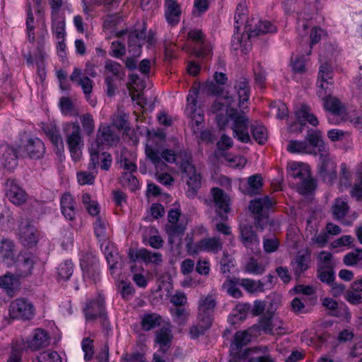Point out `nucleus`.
I'll return each mask as SVG.
<instances>
[{
    "label": "nucleus",
    "instance_id": "ea45409f",
    "mask_svg": "<svg viewBox=\"0 0 362 362\" xmlns=\"http://www.w3.org/2000/svg\"><path fill=\"white\" fill-rule=\"evenodd\" d=\"M83 13L89 16L93 11V6L103 5L106 7L118 6L119 0H81Z\"/></svg>",
    "mask_w": 362,
    "mask_h": 362
},
{
    "label": "nucleus",
    "instance_id": "c85d7f7f",
    "mask_svg": "<svg viewBox=\"0 0 362 362\" xmlns=\"http://www.w3.org/2000/svg\"><path fill=\"white\" fill-rule=\"evenodd\" d=\"M16 255L15 245L10 240H4L0 243V262L7 267L14 263Z\"/></svg>",
    "mask_w": 362,
    "mask_h": 362
},
{
    "label": "nucleus",
    "instance_id": "f8f14e48",
    "mask_svg": "<svg viewBox=\"0 0 362 362\" xmlns=\"http://www.w3.org/2000/svg\"><path fill=\"white\" fill-rule=\"evenodd\" d=\"M33 305L27 299L17 298L12 301L9 307V314L12 318L29 320L34 316Z\"/></svg>",
    "mask_w": 362,
    "mask_h": 362
},
{
    "label": "nucleus",
    "instance_id": "e2e57ef3",
    "mask_svg": "<svg viewBox=\"0 0 362 362\" xmlns=\"http://www.w3.org/2000/svg\"><path fill=\"white\" fill-rule=\"evenodd\" d=\"M74 272V264L71 260H65L58 267V276L61 279H69Z\"/></svg>",
    "mask_w": 362,
    "mask_h": 362
},
{
    "label": "nucleus",
    "instance_id": "412c9836",
    "mask_svg": "<svg viewBox=\"0 0 362 362\" xmlns=\"http://www.w3.org/2000/svg\"><path fill=\"white\" fill-rule=\"evenodd\" d=\"M322 304L328 311L329 314L348 320L351 317V313L347 306L344 304H339L334 299L326 297L322 299Z\"/></svg>",
    "mask_w": 362,
    "mask_h": 362
},
{
    "label": "nucleus",
    "instance_id": "39448f33",
    "mask_svg": "<svg viewBox=\"0 0 362 362\" xmlns=\"http://www.w3.org/2000/svg\"><path fill=\"white\" fill-rule=\"evenodd\" d=\"M216 305L215 298L211 295L200 298L197 322L189 328V331L192 339H196L203 335L211 327Z\"/></svg>",
    "mask_w": 362,
    "mask_h": 362
},
{
    "label": "nucleus",
    "instance_id": "a211bd4d",
    "mask_svg": "<svg viewBox=\"0 0 362 362\" xmlns=\"http://www.w3.org/2000/svg\"><path fill=\"white\" fill-rule=\"evenodd\" d=\"M240 238L245 247L253 253L259 250V240L250 225L241 224L240 226Z\"/></svg>",
    "mask_w": 362,
    "mask_h": 362
},
{
    "label": "nucleus",
    "instance_id": "774afa93",
    "mask_svg": "<svg viewBox=\"0 0 362 362\" xmlns=\"http://www.w3.org/2000/svg\"><path fill=\"white\" fill-rule=\"evenodd\" d=\"M39 362H62V358L55 351H43L37 356Z\"/></svg>",
    "mask_w": 362,
    "mask_h": 362
},
{
    "label": "nucleus",
    "instance_id": "f3484780",
    "mask_svg": "<svg viewBox=\"0 0 362 362\" xmlns=\"http://www.w3.org/2000/svg\"><path fill=\"white\" fill-rule=\"evenodd\" d=\"M86 320H95L97 318L105 319L104 298L98 296L95 300L87 303L83 310Z\"/></svg>",
    "mask_w": 362,
    "mask_h": 362
},
{
    "label": "nucleus",
    "instance_id": "aec40b11",
    "mask_svg": "<svg viewBox=\"0 0 362 362\" xmlns=\"http://www.w3.org/2000/svg\"><path fill=\"white\" fill-rule=\"evenodd\" d=\"M6 194L8 199L16 205L24 203L27 198L25 192L14 180H8L6 183Z\"/></svg>",
    "mask_w": 362,
    "mask_h": 362
},
{
    "label": "nucleus",
    "instance_id": "20e7f679",
    "mask_svg": "<svg viewBox=\"0 0 362 362\" xmlns=\"http://www.w3.org/2000/svg\"><path fill=\"white\" fill-rule=\"evenodd\" d=\"M144 24L128 33V51L130 57L125 61L126 67L129 70L135 69L137 66L136 58L141 54V46L146 42L148 46L153 45L155 37L153 32L146 33Z\"/></svg>",
    "mask_w": 362,
    "mask_h": 362
},
{
    "label": "nucleus",
    "instance_id": "0e129e2a",
    "mask_svg": "<svg viewBox=\"0 0 362 362\" xmlns=\"http://www.w3.org/2000/svg\"><path fill=\"white\" fill-rule=\"evenodd\" d=\"M254 139L259 144H264L267 140V131L262 124L252 125L251 127Z\"/></svg>",
    "mask_w": 362,
    "mask_h": 362
},
{
    "label": "nucleus",
    "instance_id": "052dcab7",
    "mask_svg": "<svg viewBox=\"0 0 362 362\" xmlns=\"http://www.w3.org/2000/svg\"><path fill=\"white\" fill-rule=\"evenodd\" d=\"M0 224L4 229H10L14 226L13 213L8 207H4L0 213Z\"/></svg>",
    "mask_w": 362,
    "mask_h": 362
},
{
    "label": "nucleus",
    "instance_id": "b1692460",
    "mask_svg": "<svg viewBox=\"0 0 362 362\" xmlns=\"http://www.w3.org/2000/svg\"><path fill=\"white\" fill-rule=\"evenodd\" d=\"M19 236L23 245L28 247L34 246L38 241V233L33 225L21 223L19 228Z\"/></svg>",
    "mask_w": 362,
    "mask_h": 362
},
{
    "label": "nucleus",
    "instance_id": "9d476101",
    "mask_svg": "<svg viewBox=\"0 0 362 362\" xmlns=\"http://www.w3.org/2000/svg\"><path fill=\"white\" fill-rule=\"evenodd\" d=\"M199 90L192 88L187 97V105L185 110L187 117L191 118L193 131L195 132L199 129V125L204 121L203 111L197 107V98Z\"/></svg>",
    "mask_w": 362,
    "mask_h": 362
},
{
    "label": "nucleus",
    "instance_id": "ddd939ff",
    "mask_svg": "<svg viewBox=\"0 0 362 362\" xmlns=\"http://www.w3.org/2000/svg\"><path fill=\"white\" fill-rule=\"evenodd\" d=\"M186 160L180 163L181 170L187 175L188 180L187 183L189 188L188 196H194L201 185V176L195 170L194 166L192 164L191 157L189 154H185Z\"/></svg>",
    "mask_w": 362,
    "mask_h": 362
},
{
    "label": "nucleus",
    "instance_id": "1a4fd4ad",
    "mask_svg": "<svg viewBox=\"0 0 362 362\" xmlns=\"http://www.w3.org/2000/svg\"><path fill=\"white\" fill-rule=\"evenodd\" d=\"M276 204V201L268 196L252 199L249 205L250 211L255 215V223L261 230L269 223L268 211Z\"/></svg>",
    "mask_w": 362,
    "mask_h": 362
},
{
    "label": "nucleus",
    "instance_id": "58836bf2",
    "mask_svg": "<svg viewBox=\"0 0 362 362\" xmlns=\"http://www.w3.org/2000/svg\"><path fill=\"white\" fill-rule=\"evenodd\" d=\"M185 230V227L182 224H168L165 230L168 236L169 243L179 245Z\"/></svg>",
    "mask_w": 362,
    "mask_h": 362
},
{
    "label": "nucleus",
    "instance_id": "cd10ccee",
    "mask_svg": "<svg viewBox=\"0 0 362 362\" xmlns=\"http://www.w3.org/2000/svg\"><path fill=\"white\" fill-rule=\"evenodd\" d=\"M181 8L175 0H165V17L169 25L174 26L180 21Z\"/></svg>",
    "mask_w": 362,
    "mask_h": 362
},
{
    "label": "nucleus",
    "instance_id": "49530a36",
    "mask_svg": "<svg viewBox=\"0 0 362 362\" xmlns=\"http://www.w3.org/2000/svg\"><path fill=\"white\" fill-rule=\"evenodd\" d=\"M18 285V280L13 274L7 273L0 277V287L5 289L11 296L13 295V291Z\"/></svg>",
    "mask_w": 362,
    "mask_h": 362
},
{
    "label": "nucleus",
    "instance_id": "c9c22d12",
    "mask_svg": "<svg viewBox=\"0 0 362 362\" xmlns=\"http://www.w3.org/2000/svg\"><path fill=\"white\" fill-rule=\"evenodd\" d=\"M52 31L55 40L65 37V21L64 18L57 11H52Z\"/></svg>",
    "mask_w": 362,
    "mask_h": 362
},
{
    "label": "nucleus",
    "instance_id": "4c0bfd02",
    "mask_svg": "<svg viewBox=\"0 0 362 362\" xmlns=\"http://www.w3.org/2000/svg\"><path fill=\"white\" fill-rule=\"evenodd\" d=\"M296 115L297 119L301 124H305L307 122L313 127H316L319 124L317 118L311 112L310 107L306 105H302L296 111Z\"/></svg>",
    "mask_w": 362,
    "mask_h": 362
},
{
    "label": "nucleus",
    "instance_id": "2f4dec72",
    "mask_svg": "<svg viewBox=\"0 0 362 362\" xmlns=\"http://www.w3.org/2000/svg\"><path fill=\"white\" fill-rule=\"evenodd\" d=\"M172 339V330L168 326L162 327L156 332L155 342L159 345L160 351L163 354L170 346Z\"/></svg>",
    "mask_w": 362,
    "mask_h": 362
},
{
    "label": "nucleus",
    "instance_id": "bb28decb",
    "mask_svg": "<svg viewBox=\"0 0 362 362\" xmlns=\"http://www.w3.org/2000/svg\"><path fill=\"white\" fill-rule=\"evenodd\" d=\"M222 248V243L216 237L204 238L198 242V246L191 248L192 252L198 254L202 252L217 253Z\"/></svg>",
    "mask_w": 362,
    "mask_h": 362
},
{
    "label": "nucleus",
    "instance_id": "37998d69",
    "mask_svg": "<svg viewBox=\"0 0 362 362\" xmlns=\"http://www.w3.org/2000/svg\"><path fill=\"white\" fill-rule=\"evenodd\" d=\"M287 150L292 153H313V151H312V146L309 145L306 141L292 140L289 141L287 146Z\"/></svg>",
    "mask_w": 362,
    "mask_h": 362
},
{
    "label": "nucleus",
    "instance_id": "9b49d317",
    "mask_svg": "<svg viewBox=\"0 0 362 362\" xmlns=\"http://www.w3.org/2000/svg\"><path fill=\"white\" fill-rule=\"evenodd\" d=\"M337 164L330 158L329 152L322 153L317 164L319 176L327 183L332 184L337 179Z\"/></svg>",
    "mask_w": 362,
    "mask_h": 362
},
{
    "label": "nucleus",
    "instance_id": "2eb2a0df",
    "mask_svg": "<svg viewBox=\"0 0 362 362\" xmlns=\"http://www.w3.org/2000/svg\"><path fill=\"white\" fill-rule=\"evenodd\" d=\"M45 151L44 143L38 138L29 139L25 145L21 146L18 149V153L21 156H28L33 159L41 158Z\"/></svg>",
    "mask_w": 362,
    "mask_h": 362
},
{
    "label": "nucleus",
    "instance_id": "680f3d73",
    "mask_svg": "<svg viewBox=\"0 0 362 362\" xmlns=\"http://www.w3.org/2000/svg\"><path fill=\"white\" fill-rule=\"evenodd\" d=\"M103 150V148L93 144L89 150L90 159L88 166L89 170H95L97 165L99 164V161L101 159L100 153Z\"/></svg>",
    "mask_w": 362,
    "mask_h": 362
},
{
    "label": "nucleus",
    "instance_id": "a878e982",
    "mask_svg": "<svg viewBox=\"0 0 362 362\" xmlns=\"http://www.w3.org/2000/svg\"><path fill=\"white\" fill-rule=\"evenodd\" d=\"M0 159L2 165L8 170H13L18 165L16 152L8 144L0 146Z\"/></svg>",
    "mask_w": 362,
    "mask_h": 362
},
{
    "label": "nucleus",
    "instance_id": "72a5a7b5",
    "mask_svg": "<svg viewBox=\"0 0 362 362\" xmlns=\"http://www.w3.org/2000/svg\"><path fill=\"white\" fill-rule=\"evenodd\" d=\"M61 211L65 218L72 221L76 216L74 199L70 194H64L61 198Z\"/></svg>",
    "mask_w": 362,
    "mask_h": 362
},
{
    "label": "nucleus",
    "instance_id": "3c124183",
    "mask_svg": "<svg viewBox=\"0 0 362 362\" xmlns=\"http://www.w3.org/2000/svg\"><path fill=\"white\" fill-rule=\"evenodd\" d=\"M238 284L252 293L262 292L265 290L264 282L262 281H256L252 279H243L238 281Z\"/></svg>",
    "mask_w": 362,
    "mask_h": 362
},
{
    "label": "nucleus",
    "instance_id": "09e8293b",
    "mask_svg": "<svg viewBox=\"0 0 362 362\" xmlns=\"http://www.w3.org/2000/svg\"><path fill=\"white\" fill-rule=\"evenodd\" d=\"M107 226V221L100 216L96 218L94 223V232L100 243L108 240Z\"/></svg>",
    "mask_w": 362,
    "mask_h": 362
},
{
    "label": "nucleus",
    "instance_id": "79ce46f5",
    "mask_svg": "<svg viewBox=\"0 0 362 362\" xmlns=\"http://www.w3.org/2000/svg\"><path fill=\"white\" fill-rule=\"evenodd\" d=\"M235 88L239 98L238 106L240 108H244L245 102H247L250 98V88L247 80L245 78H241L236 82Z\"/></svg>",
    "mask_w": 362,
    "mask_h": 362
},
{
    "label": "nucleus",
    "instance_id": "864d4df0",
    "mask_svg": "<svg viewBox=\"0 0 362 362\" xmlns=\"http://www.w3.org/2000/svg\"><path fill=\"white\" fill-rule=\"evenodd\" d=\"M250 309V305L244 303L238 304L233 311V314L229 317L228 320L234 324L238 321H242L245 319L249 310Z\"/></svg>",
    "mask_w": 362,
    "mask_h": 362
},
{
    "label": "nucleus",
    "instance_id": "6ab92c4d",
    "mask_svg": "<svg viewBox=\"0 0 362 362\" xmlns=\"http://www.w3.org/2000/svg\"><path fill=\"white\" fill-rule=\"evenodd\" d=\"M16 264V275L18 277H25L31 274L35 263V257L30 253L21 254Z\"/></svg>",
    "mask_w": 362,
    "mask_h": 362
},
{
    "label": "nucleus",
    "instance_id": "393cba45",
    "mask_svg": "<svg viewBox=\"0 0 362 362\" xmlns=\"http://www.w3.org/2000/svg\"><path fill=\"white\" fill-rule=\"evenodd\" d=\"M188 37L193 40L196 45L194 54L199 57H206L210 53L209 47L204 42V35L200 30H192L188 33Z\"/></svg>",
    "mask_w": 362,
    "mask_h": 362
},
{
    "label": "nucleus",
    "instance_id": "13d9d810",
    "mask_svg": "<svg viewBox=\"0 0 362 362\" xmlns=\"http://www.w3.org/2000/svg\"><path fill=\"white\" fill-rule=\"evenodd\" d=\"M105 71L112 74L117 78H122L124 75V71L122 66L117 62L107 60L105 65Z\"/></svg>",
    "mask_w": 362,
    "mask_h": 362
},
{
    "label": "nucleus",
    "instance_id": "7c9ffc66",
    "mask_svg": "<svg viewBox=\"0 0 362 362\" xmlns=\"http://www.w3.org/2000/svg\"><path fill=\"white\" fill-rule=\"evenodd\" d=\"M312 146L314 155L317 154V148L320 156L322 153H328V147L322 139V134L319 130L310 131L308 133L305 140Z\"/></svg>",
    "mask_w": 362,
    "mask_h": 362
},
{
    "label": "nucleus",
    "instance_id": "a19ab883",
    "mask_svg": "<svg viewBox=\"0 0 362 362\" xmlns=\"http://www.w3.org/2000/svg\"><path fill=\"white\" fill-rule=\"evenodd\" d=\"M309 255L302 252H298L292 262V269L294 274L299 277L301 274L308 268Z\"/></svg>",
    "mask_w": 362,
    "mask_h": 362
},
{
    "label": "nucleus",
    "instance_id": "473e14b6",
    "mask_svg": "<svg viewBox=\"0 0 362 362\" xmlns=\"http://www.w3.org/2000/svg\"><path fill=\"white\" fill-rule=\"evenodd\" d=\"M70 79L73 82L77 83L81 87L87 100L90 98V94L92 92L93 82L87 76L81 77V71L78 68H75L72 72Z\"/></svg>",
    "mask_w": 362,
    "mask_h": 362
},
{
    "label": "nucleus",
    "instance_id": "4be33fe9",
    "mask_svg": "<svg viewBox=\"0 0 362 362\" xmlns=\"http://www.w3.org/2000/svg\"><path fill=\"white\" fill-rule=\"evenodd\" d=\"M50 343V338L47 332L42 329L33 331L30 339L27 340L28 348L37 351L47 346Z\"/></svg>",
    "mask_w": 362,
    "mask_h": 362
},
{
    "label": "nucleus",
    "instance_id": "5fc2aeb1",
    "mask_svg": "<svg viewBox=\"0 0 362 362\" xmlns=\"http://www.w3.org/2000/svg\"><path fill=\"white\" fill-rule=\"evenodd\" d=\"M333 81H326L317 78V94L321 99L327 98L332 93V89L333 88Z\"/></svg>",
    "mask_w": 362,
    "mask_h": 362
},
{
    "label": "nucleus",
    "instance_id": "6e6552de",
    "mask_svg": "<svg viewBox=\"0 0 362 362\" xmlns=\"http://www.w3.org/2000/svg\"><path fill=\"white\" fill-rule=\"evenodd\" d=\"M62 130L71 156L76 162L82 155L84 144L81 127L77 122H69L62 124Z\"/></svg>",
    "mask_w": 362,
    "mask_h": 362
},
{
    "label": "nucleus",
    "instance_id": "dca6fc26",
    "mask_svg": "<svg viewBox=\"0 0 362 362\" xmlns=\"http://www.w3.org/2000/svg\"><path fill=\"white\" fill-rule=\"evenodd\" d=\"M119 141V134L115 132L111 126L101 124L98 129L96 136V145L103 148L104 146H113Z\"/></svg>",
    "mask_w": 362,
    "mask_h": 362
},
{
    "label": "nucleus",
    "instance_id": "f257e3e1",
    "mask_svg": "<svg viewBox=\"0 0 362 362\" xmlns=\"http://www.w3.org/2000/svg\"><path fill=\"white\" fill-rule=\"evenodd\" d=\"M209 90L218 95L211 107V111L216 115L218 127L223 129L228 127L233 130L234 138L243 143L250 142L249 119L245 115L238 112L235 108V99L232 97L221 96L220 88L213 83L210 84Z\"/></svg>",
    "mask_w": 362,
    "mask_h": 362
},
{
    "label": "nucleus",
    "instance_id": "e433bc0d",
    "mask_svg": "<svg viewBox=\"0 0 362 362\" xmlns=\"http://www.w3.org/2000/svg\"><path fill=\"white\" fill-rule=\"evenodd\" d=\"M100 249L105 256L110 269H113L119 258L113 245H112L109 240H104L100 243Z\"/></svg>",
    "mask_w": 362,
    "mask_h": 362
},
{
    "label": "nucleus",
    "instance_id": "603ef678",
    "mask_svg": "<svg viewBox=\"0 0 362 362\" xmlns=\"http://www.w3.org/2000/svg\"><path fill=\"white\" fill-rule=\"evenodd\" d=\"M343 262L349 267H362V249L347 253L344 255Z\"/></svg>",
    "mask_w": 362,
    "mask_h": 362
},
{
    "label": "nucleus",
    "instance_id": "4468645a",
    "mask_svg": "<svg viewBox=\"0 0 362 362\" xmlns=\"http://www.w3.org/2000/svg\"><path fill=\"white\" fill-rule=\"evenodd\" d=\"M212 200L208 202V204L213 206L218 215L224 218L230 211L229 197L223 191L218 187H214L211 191Z\"/></svg>",
    "mask_w": 362,
    "mask_h": 362
},
{
    "label": "nucleus",
    "instance_id": "7ed1b4c3",
    "mask_svg": "<svg viewBox=\"0 0 362 362\" xmlns=\"http://www.w3.org/2000/svg\"><path fill=\"white\" fill-rule=\"evenodd\" d=\"M247 10L244 4H239L237 6L235 15V28L238 31L244 25V33L247 35L249 40L258 35L276 32V27L267 21H260L258 18L247 19Z\"/></svg>",
    "mask_w": 362,
    "mask_h": 362
},
{
    "label": "nucleus",
    "instance_id": "423d86ee",
    "mask_svg": "<svg viewBox=\"0 0 362 362\" xmlns=\"http://www.w3.org/2000/svg\"><path fill=\"white\" fill-rule=\"evenodd\" d=\"M33 23V13L28 11L26 19L28 40L30 43L36 44V50L34 55L36 60L42 62L47 57V51L49 49L47 44L48 33L45 22H42L38 25L35 33Z\"/></svg>",
    "mask_w": 362,
    "mask_h": 362
},
{
    "label": "nucleus",
    "instance_id": "6e6d98bb",
    "mask_svg": "<svg viewBox=\"0 0 362 362\" xmlns=\"http://www.w3.org/2000/svg\"><path fill=\"white\" fill-rule=\"evenodd\" d=\"M206 232V230L204 227L198 226L195 228L192 233L187 234L185 238L186 250L189 255H193L196 254V252H192L191 248L194 247V246H198V243H194V234L202 235Z\"/></svg>",
    "mask_w": 362,
    "mask_h": 362
},
{
    "label": "nucleus",
    "instance_id": "f03ea898",
    "mask_svg": "<svg viewBox=\"0 0 362 362\" xmlns=\"http://www.w3.org/2000/svg\"><path fill=\"white\" fill-rule=\"evenodd\" d=\"M164 134H156L153 136H150L146 144V156L158 171H167L169 166L166 163L180 166V163L186 160L185 154H188L179 148L173 150L164 148Z\"/></svg>",
    "mask_w": 362,
    "mask_h": 362
},
{
    "label": "nucleus",
    "instance_id": "69168bd1",
    "mask_svg": "<svg viewBox=\"0 0 362 362\" xmlns=\"http://www.w3.org/2000/svg\"><path fill=\"white\" fill-rule=\"evenodd\" d=\"M318 278L321 281L327 284H332L334 280V272L331 266H322L317 272Z\"/></svg>",
    "mask_w": 362,
    "mask_h": 362
},
{
    "label": "nucleus",
    "instance_id": "a18cd8bd",
    "mask_svg": "<svg viewBox=\"0 0 362 362\" xmlns=\"http://www.w3.org/2000/svg\"><path fill=\"white\" fill-rule=\"evenodd\" d=\"M137 259H141L146 264H159L162 262V255L160 252H152L145 248L140 249L136 253Z\"/></svg>",
    "mask_w": 362,
    "mask_h": 362
},
{
    "label": "nucleus",
    "instance_id": "4d7b16f0",
    "mask_svg": "<svg viewBox=\"0 0 362 362\" xmlns=\"http://www.w3.org/2000/svg\"><path fill=\"white\" fill-rule=\"evenodd\" d=\"M46 134L49 136L51 142L58 151L64 149V143L61 135L54 127H47L44 129Z\"/></svg>",
    "mask_w": 362,
    "mask_h": 362
},
{
    "label": "nucleus",
    "instance_id": "8fccbe9b",
    "mask_svg": "<svg viewBox=\"0 0 362 362\" xmlns=\"http://www.w3.org/2000/svg\"><path fill=\"white\" fill-rule=\"evenodd\" d=\"M83 276L85 281H90V282L95 283L100 279V267L99 265H95L91 267H88L85 260L82 263Z\"/></svg>",
    "mask_w": 362,
    "mask_h": 362
},
{
    "label": "nucleus",
    "instance_id": "bf43d9fd",
    "mask_svg": "<svg viewBox=\"0 0 362 362\" xmlns=\"http://www.w3.org/2000/svg\"><path fill=\"white\" fill-rule=\"evenodd\" d=\"M80 122L82 125L83 132L90 136L95 131V120L90 113H86L80 116Z\"/></svg>",
    "mask_w": 362,
    "mask_h": 362
},
{
    "label": "nucleus",
    "instance_id": "de8ad7c7",
    "mask_svg": "<svg viewBox=\"0 0 362 362\" xmlns=\"http://www.w3.org/2000/svg\"><path fill=\"white\" fill-rule=\"evenodd\" d=\"M160 322V315L156 313H147L143 315L141 325L144 330L149 331L156 327L159 326Z\"/></svg>",
    "mask_w": 362,
    "mask_h": 362
},
{
    "label": "nucleus",
    "instance_id": "0eeeda50",
    "mask_svg": "<svg viewBox=\"0 0 362 362\" xmlns=\"http://www.w3.org/2000/svg\"><path fill=\"white\" fill-rule=\"evenodd\" d=\"M287 174L294 180L300 194H307L315 189V181L311 177L310 168L306 163L298 161L289 162Z\"/></svg>",
    "mask_w": 362,
    "mask_h": 362
},
{
    "label": "nucleus",
    "instance_id": "338daca9",
    "mask_svg": "<svg viewBox=\"0 0 362 362\" xmlns=\"http://www.w3.org/2000/svg\"><path fill=\"white\" fill-rule=\"evenodd\" d=\"M60 109L64 115L74 117L78 115L70 98L63 97L60 100Z\"/></svg>",
    "mask_w": 362,
    "mask_h": 362
},
{
    "label": "nucleus",
    "instance_id": "c03bdc74",
    "mask_svg": "<svg viewBox=\"0 0 362 362\" xmlns=\"http://www.w3.org/2000/svg\"><path fill=\"white\" fill-rule=\"evenodd\" d=\"M349 206L347 201L343 198H337L332 207V214L334 218L337 220L342 219L348 213Z\"/></svg>",
    "mask_w": 362,
    "mask_h": 362
},
{
    "label": "nucleus",
    "instance_id": "5701e85b",
    "mask_svg": "<svg viewBox=\"0 0 362 362\" xmlns=\"http://www.w3.org/2000/svg\"><path fill=\"white\" fill-rule=\"evenodd\" d=\"M323 100V106L325 109L331 113V116L328 117V121L329 123H336L333 121L332 117L339 116L342 119L345 115V108L341 105L340 100L330 95L327 98L322 99Z\"/></svg>",
    "mask_w": 362,
    "mask_h": 362
},
{
    "label": "nucleus",
    "instance_id": "c756f323",
    "mask_svg": "<svg viewBox=\"0 0 362 362\" xmlns=\"http://www.w3.org/2000/svg\"><path fill=\"white\" fill-rule=\"evenodd\" d=\"M256 327H253L247 330L237 332L235 335L234 341L230 345V350L235 354L240 351L243 346L250 341L251 337L255 335L254 332Z\"/></svg>",
    "mask_w": 362,
    "mask_h": 362
},
{
    "label": "nucleus",
    "instance_id": "f704fd0d",
    "mask_svg": "<svg viewBox=\"0 0 362 362\" xmlns=\"http://www.w3.org/2000/svg\"><path fill=\"white\" fill-rule=\"evenodd\" d=\"M281 322L274 320L272 317H262L257 327L264 332L271 334H281Z\"/></svg>",
    "mask_w": 362,
    "mask_h": 362
}]
</instances>
